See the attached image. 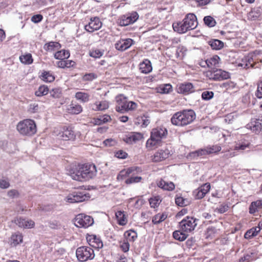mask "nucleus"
Returning a JSON list of instances; mask_svg holds the SVG:
<instances>
[{
	"mask_svg": "<svg viewBox=\"0 0 262 262\" xmlns=\"http://www.w3.org/2000/svg\"><path fill=\"white\" fill-rule=\"evenodd\" d=\"M228 209L229 206L228 205L226 204H222L218 208H216V210L219 213H224L228 211Z\"/></svg>",
	"mask_w": 262,
	"mask_h": 262,
	"instance_id": "61",
	"label": "nucleus"
},
{
	"mask_svg": "<svg viewBox=\"0 0 262 262\" xmlns=\"http://www.w3.org/2000/svg\"><path fill=\"white\" fill-rule=\"evenodd\" d=\"M198 24V23L195 15L193 13H188L185 16L182 21L173 23L172 28L174 31L183 34L195 29Z\"/></svg>",
	"mask_w": 262,
	"mask_h": 262,
	"instance_id": "2",
	"label": "nucleus"
},
{
	"mask_svg": "<svg viewBox=\"0 0 262 262\" xmlns=\"http://www.w3.org/2000/svg\"><path fill=\"white\" fill-rule=\"evenodd\" d=\"M61 47V45L56 41H50L45 44L43 48L47 52H52L58 51Z\"/></svg>",
	"mask_w": 262,
	"mask_h": 262,
	"instance_id": "29",
	"label": "nucleus"
},
{
	"mask_svg": "<svg viewBox=\"0 0 262 262\" xmlns=\"http://www.w3.org/2000/svg\"><path fill=\"white\" fill-rule=\"evenodd\" d=\"M16 129L20 135L26 136H32L37 132L35 121L30 119L19 121L16 125Z\"/></svg>",
	"mask_w": 262,
	"mask_h": 262,
	"instance_id": "6",
	"label": "nucleus"
},
{
	"mask_svg": "<svg viewBox=\"0 0 262 262\" xmlns=\"http://www.w3.org/2000/svg\"><path fill=\"white\" fill-rule=\"evenodd\" d=\"M57 136L61 140L66 141H74L76 138L74 127L70 124L60 126Z\"/></svg>",
	"mask_w": 262,
	"mask_h": 262,
	"instance_id": "7",
	"label": "nucleus"
},
{
	"mask_svg": "<svg viewBox=\"0 0 262 262\" xmlns=\"http://www.w3.org/2000/svg\"><path fill=\"white\" fill-rule=\"evenodd\" d=\"M175 203L179 206L184 207L189 205L191 202L188 199L177 195L175 198Z\"/></svg>",
	"mask_w": 262,
	"mask_h": 262,
	"instance_id": "42",
	"label": "nucleus"
},
{
	"mask_svg": "<svg viewBox=\"0 0 262 262\" xmlns=\"http://www.w3.org/2000/svg\"><path fill=\"white\" fill-rule=\"evenodd\" d=\"M157 184L159 187L164 190L172 191L175 189V185L171 182H168L161 179Z\"/></svg>",
	"mask_w": 262,
	"mask_h": 262,
	"instance_id": "28",
	"label": "nucleus"
},
{
	"mask_svg": "<svg viewBox=\"0 0 262 262\" xmlns=\"http://www.w3.org/2000/svg\"><path fill=\"white\" fill-rule=\"evenodd\" d=\"M70 172L73 179L78 181H85L94 178L96 174L97 169L95 165L85 163L78 164Z\"/></svg>",
	"mask_w": 262,
	"mask_h": 262,
	"instance_id": "1",
	"label": "nucleus"
},
{
	"mask_svg": "<svg viewBox=\"0 0 262 262\" xmlns=\"http://www.w3.org/2000/svg\"><path fill=\"white\" fill-rule=\"evenodd\" d=\"M140 171H141V169L137 166L130 167L121 170L117 176V179L118 180H123L131 174H137Z\"/></svg>",
	"mask_w": 262,
	"mask_h": 262,
	"instance_id": "17",
	"label": "nucleus"
},
{
	"mask_svg": "<svg viewBox=\"0 0 262 262\" xmlns=\"http://www.w3.org/2000/svg\"><path fill=\"white\" fill-rule=\"evenodd\" d=\"M214 93L212 91H206L202 93V98L203 100H208L213 98Z\"/></svg>",
	"mask_w": 262,
	"mask_h": 262,
	"instance_id": "56",
	"label": "nucleus"
},
{
	"mask_svg": "<svg viewBox=\"0 0 262 262\" xmlns=\"http://www.w3.org/2000/svg\"><path fill=\"white\" fill-rule=\"evenodd\" d=\"M90 95L88 93L79 91L76 92L75 95V98L79 101L85 103L88 102L90 100Z\"/></svg>",
	"mask_w": 262,
	"mask_h": 262,
	"instance_id": "34",
	"label": "nucleus"
},
{
	"mask_svg": "<svg viewBox=\"0 0 262 262\" xmlns=\"http://www.w3.org/2000/svg\"><path fill=\"white\" fill-rule=\"evenodd\" d=\"M99 118L101 120V122H102V124L110 122L112 120L111 116L107 114L100 116Z\"/></svg>",
	"mask_w": 262,
	"mask_h": 262,
	"instance_id": "64",
	"label": "nucleus"
},
{
	"mask_svg": "<svg viewBox=\"0 0 262 262\" xmlns=\"http://www.w3.org/2000/svg\"><path fill=\"white\" fill-rule=\"evenodd\" d=\"M90 196L85 191H77L69 194L65 199L70 203H80L90 199Z\"/></svg>",
	"mask_w": 262,
	"mask_h": 262,
	"instance_id": "9",
	"label": "nucleus"
},
{
	"mask_svg": "<svg viewBox=\"0 0 262 262\" xmlns=\"http://www.w3.org/2000/svg\"><path fill=\"white\" fill-rule=\"evenodd\" d=\"M207 155H209L208 154L206 147L204 148L199 149L190 153V156L193 158H196L198 157L204 158Z\"/></svg>",
	"mask_w": 262,
	"mask_h": 262,
	"instance_id": "40",
	"label": "nucleus"
},
{
	"mask_svg": "<svg viewBox=\"0 0 262 262\" xmlns=\"http://www.w3.org/2000/svg\"><path fill=\"white\" fill-rule=\"evenodd\" d=\"M259 232L256 227H253L246 231L245 233L244 237L246 239H250L253 237L256 236Z\"/></svg>",
	"mask_w": 262,
	"mask_h": 262,
	"instance_id": "47",
	"label": "nucleus"
},
{
	"mask_svg": "<svg viewBox=\"0 0 262 262\" xmlns=\"http://www.w3.org/2000/svg\"><path fill=\"white\" fill-rule=\"evenodd\" d=\"M260 16V12L258 10H252L247 15L248 19L250 20H257Z\"/></svg>",
	"mask_w": 262,
	"mask_h": 262,
	"instance_id": "50",
	"label": "nucleus"
},
{
	"mask_svg": "<svg viewBox=\"0 0 262 262\" xmlns=\"http://www.w3.org/2000/svg\"><path fill=\"white\" fill-rule=\"evenodd\" d=\"M211 188L210 184L206 183L200 186L195 189L193 193L196 199H202L210 191Z\"/></svg>",
	"mask_w": 262,
	"mask_h": 262,
	"instance_id": "16",
	"label": "nucleus"
},
{
	"mask_svg": "<svg viewBox=\"0 0 262 262\" xmlns=\"http://www.w3.org/2000/svg\"><path fill=\"white\" fill-rule=\"evenodd\" d=\"M167 135V130L164 127H158L152 129L150 138L146 142V147L148 150H153L162 145V140Z\"/></svg>",
	"mask_w": 262,
	"mask_h": 262,
	"instance_id": "4",
	"label": "nucleus"
},
{
	"mask_svg": "<svg viewBox=\"0 0 262 262\" xmlns=\"http://www.w3.org/2000/svg\"><path fill=\"white\" fill-rule=\"evenodd\" d=\"M250 143L246 140H241L236 143L234 149L235 150H244L247 148H249Z\"/></svg>",
	"mask_w": 262,
	"mask_h": 262,
	"instance_id": "33",
	"label": "nucleus"
},
{
	"mask_svg": "<svg viewBox=\"0 0 262 262\" xmlns=\"http://www.w3.org/2000/svg\"><path fill=\"white\" fill-rule=\"evenodd\" d=\"M43 19V16L41 14L34 15L32 16L31 20L34 23H38Z\"/></svg>",
	"mask_w": 262,
	"mask_h": 262,
	"instance_id": "62",
	"label": "nucleus"
},
{
	"mask_svg": "<svg viewBox=\"0 0 262 262\" xmlns=\"http://www.w3.org/2000/svg\"><path fill=\"white\" fill-rule=\"evenodd\" d=\"M49 92V89L48 86L46 85H41L39 86L37 90L35 91V95L37 97H41L47 95Z\"/></svg>",
	"mask_w": 262,
	"mask_h": 262,
	"instance_id": "45",
	"label": "nucleus"
},
{
	"mask_svg": "<svg viewBox=\"0 0 262 262\" xmlns=\"http://www.w3.org/2000/svg\"><path fill=\"white\" fill-rule=\"evenodd\" d=\"M253 55H248L245 56L242 60V63L239 64V66L245 69H249L253 68L254 66L255 62L252 57Z\"/></svg>",
	"mask_w": 262,
	"mask_h": 262,
	"instance_id": "30",
	"label": "nucleus"
},
{
	"mask_svg": "<svg viewBox=\"0 0 262 262\" xmlns=\"http://www.w3.org/2000/svg\"><path fill=\"white\" fill-rule=\"evenodd\" d=\"M103 54V52L99 49H93L90 51L89 55L91 57L95 58H99Z\"/></svg>",
	"mask_w": 262,
	"mask_h": 262,
	"instance_id": "52",
	"label": "nucleus"
},
{
	"mask_svg": "<svg viewBox=\"0 0 262 262\" xmlns=\"http://www.w3.org/2000/svg\"><path fill=\"white\" fill-rule=\"evenodd\" d=\"M208 155L217 154L222 149L220 145H213L206 146Z\"/></svg>",
	"mask_w": 262,
	"mask_h": 262,
	"instance_id": "48",
	"label": "nucleus"
},
{
	"mask_svg": "<svg viewBox=\"0 0 262 262\" xmlns=\"http://www.w3.org/2000/svg\"><path fill=\"white\" fill-rule=\"evenodd\" d=\"M142 180V178L139 176L131 177L127 179L125 183L126 184H131L133 183H137L140 182Z\"/></svg>",
	"mask_w": 262,
	"mask_h": 262,
	"instance_id": "54",
	"label": "nucleus"
},
{
	"mask_svg": "<svg viewBox=\"0 0 262 262\" xmlns=\"http://www.w3.org/2000/svg\"><path fill=\"white\" fill-rule=\"evenodd\" d=\"M203 20L205 24L210 28L215 26L216 24L215 20L211 16H205Z\"/></svg>",
	"mask_w": 262,
	"mask_h": 262,
	"instance_id": "51",
	"label": "nucleus"
},
{
	"mask_svg": "<svg viewBox=\"0 0 262 262\" xmlns=\"http://www.w3.org/2000/svg\"><path fill=\"white\" fill-rule=\"evenodd\" d=\"M220 57L217 55H214L206 60V63L208 68L214 69L218 67L219 64Z\"/></svg>",
	"mask_w": 262,
	"mask_h": 262,
	"instance_id": "31",
	"label": "nucleus"
},
{
	"mask_svg": "<svg viewBox=\"0 0 262 262\" xmlns=\"http://www.w3.org/2000/svg\"><path fill=\"white\" fill-rule=\"evenodd\" d=\"M188 232H184L182 230H176L173 232L172 236L175 239L179 241H185L188 236Z\"/></svg>",
	"mask_w": 262,
	"mask_h": 262,
	"instance_id": "35",
	"label": "nucleus"
},
{
	"mask_svg": "<svg viewBox=\"0 0 262 262\" xmlns=\"http://www.w3.org/2000/svg\"><path fill=\"white\" fill-rule=\"evenodd\" d=\"M195 117V113L193 110H184L174 113L170 120L173 125L184 127L191 124Z\"/></svg>",
	"mask_w": 262,
	"mask_h": 262,
	"instance_id": "3",
	"label": "nucleus"
},
{
	"mask_svg": "<svg viewBox=\"0 0 262 262\" xmlns=\"http://www.w3.org/2000/svg\"><path fill=\"white\" fill-rule=\"evenodd\" d=\"M196 221L194 217L187 216L179 223L180 229L184 232L190 233L196 227Z\"/></svg>",
	"mask_w": 262,
	"mask_h": 262,
	"instance_id": "10",
	"label": "nucleus"
},
{
	"mask_svg": "<svg viewBox=\"0 0 262 262\" xmlns=\"http://www.w3.org/2000/svg\"><path fill=\"white\" fill-rule=\"evenodd\" d=\"M247 127L255 134L259 133L262 130V119H252Z\"/></svg>",
	"mask_w": 262,
	"mask_h": 262,
	"instance_id": "19",
	"label": "nucleus"
},
{
	"mask_svg": "<svg viewBox=\"0 0 262 262\" xmlns=\"http://www.w3.org/2000/svg\"><path fill=\"white\" fill-rule=\"evenodd\" d=\"M143 138V135L140 133L134 132L127 136L124 139V141L128 144H133L141 140Z\"/></svg>",
	"mask_w": 262,
	"mask_h": 262,
	"instance_id": "23",
	"label": "nucleus"
},
{
	"mask_svg": "<svg viewBox=\"0 0 262 262\" xmlns=\"http://www.w3.org/2000/svg\"><path fill=\"white\" fill-rule=\"evenodd\" d=\"M40 78L46 82H52L55 80L54 75L50 71H43L39 76Z\"/></svg>",
	"mask_w": 262,
	"mask_h": 262,
	"instance_id": "32",
	"label": "nucleus"
},
{
	"mask_svg": "<svg viewBox=\"0 0 262 262\" xmlns=\"http://www.w3.org/2000/svg\"><path fill=\"white\" fill-rule=\"evenodd\" d=\"M133 43V40L131 38L120 39L115 45V48L119 51H123L128 49Z\"/></svg>",
	"mask_w": 262,
	"mask_h": 262,
	"instance_id": "21",
	"label": "nucleus"
},
{
	"mask_svg": "<svg viewBox=\"0 0 262 262\" xmlns=\"http://www.w3.org/2000/svg\"><path fill=\"white\" fill-rule=\"evenodd\" d=\"M207 76L210 79L221 81L229 78L230 74L228 72L221 69H216L213 72L208 73Z\"/></svg>",
	"mask_w": 262,
	"mask_h": 262,
	"instance_id": "14",
	"label": "nucleus"
},
{
	"mask_svg": "<svg viewBox=\"0 0 262 262\" xmlns=\"http://www.w3.org/2000/svg\"><path fill=\"white\" fill-rule=\"evenodd\" d=\"M120 248L124 252H127L129 249V244L126 240L123 239L120 242Z\"/></svg>",
	"mask_w": 262,
	"mask_h": 262,
	"instance_id": "55",
	"label": "nucleus"
},
{
	"mask_svg": "<svg viewBox=\"0 0 262 262\" xmlns=\"http://www.w3.org/2000/svg\"><path fill=\"white\" fill-rule=\"evenodd\" d=\"M167 217L166 212L158 213L155 215L152 218V223L154 224H159L164 221Z\"/></svg>",
	"mask_w": 262,
	"mask_h": 262,
	"instance_id": "38",
	"label": "nucleus"
},
{
	"mask_svg": "<svg viewBox=\"0 0 262 262\" xmlns=\"http://www.w3.org/2000/svg\"><path fill=\"white\" fill-rule=\"evenodd\" d=\"M131 201L135 200V203L134 205L136 208H140L144 204V200L140 198H133L130 199Z\"/></svg>",
	"mask_w": 262,
	"mask_h": 262,
	"instance_id": "59",
	"label": "nucleus"
},
{
	"mask_svg": "<svg viewBox=\"0 0 262 262\" xmlns=\"http://www.w3.org/2000/svg\"><path fill=\"white\" fill-rule=\"evenodd\" d=\"M116 141L112 138L107 139L103 141V144L106 146H113L116 144Z\"/></svg>",
	"mask_w": 262,
	"mask_h": 262,
	"instance_id": "63",
	"label": "nucleus"
},
{
	"mask_svg": "<svg viewBox=\"0 0 262 262\" xmlns=\"http://www.w3.org/2000/svg\"><path fill=\"white\" fill-rule=\"evenodd\" d=\"M109 107V101L106 100H104L96 101L93 104V107L92 109L95 111H104L108 109Z\"/></svg>",
	"mask_w": 262,
	"mask_h": 262,
	"instance_id": "26",
	"label": "nucleus"
},
{
	"mask_svg": "<svg viewBox=\"0 0 262 262\" xmlns=\"http://www.w3.org/2000/svg\"><path fill=\"white\" fill-rule=\"evenodd\" d=\"M93 223V219L91 216L83 213L77 215L74 220L75 225L79 228H88Z\"/></svg>",
	"mask_w": 262,
	"mask_h": 262,
	"instance_id": "11",
	"label": "nucleus"
},
{
	"mask_svg": "<svg viewBox=\"0 0 262 262\" xmlns=\"http://www.w3.org/2000/svg\"><path fill=\"white\" fill-rule=\"evenodd\" d=\"M193 85L190 82H185L180 83L177 86V92L178 93L185 95L192 93L193 90Z\"/></svg>",
	"mask_w": 262,
	"mask_h": 262,
	"instance_id": "22",
	"label": "nucleus"
},
{
	"mask_svg": "<svg viewBox=\"0 0 262 262\" xmlns=\"http://www.w3.org/2000/svg\"><path fill=\"white\" fill-rule=\"evenodd\" d=\"M139 69L142 73L147 74L150 73L152 70L150 61L148 59H144L140 63Z\"/></svg>",
	"mask_w": 262,
	"mask_h": 262,
	"instance_id": "24",
	"label": "nucleus"
},
{
	"mask_svg": "<svg viewBox=\"0 0 262 262\" xmlns=\"http://www.w3.org/2000/svg\"><path fill=\"white\" fill-rule=\"evenodd\" d=\"M172 155V150L167 148L157 150L151 157V160L154 162H160L168 159Z\"/></svg>",
	"mask_w": 262,
	"mask_h": 262,
	"instance_id": "13",
	"label": "nucleus"
},
{
	"mask_svg": "<svg viewBox=\"0 0 262 262\" xmlns=\"http://www.w3.org/2000/svg\"><path fill=\"white\" fill-rule=\"evenodd\" d=\"M136 120L135 123L140 125L142 127H146L150 123L148 117L145 115L138 116Z\"/></svg>",
	"mask_w": 262,
	"mask_h": 262,
	"instance_id": "37",
	"label": "nucleus"
},
{
	"mask_svg": "<svg viewBox=\"0 0 262 262\" xmlns=\"http://www.w3.org/2000/svg\"><path fill=\"white\" fill-rule=\"evenodd\" d=\"M70 54L68 51L61 50L57 51L54 54V57L59 60L67 59L70 57Z\"/></svg>",
	"mask_w": 262,
	"mask_h": 262,
	"instance_id": "44",
	"label": "nucleus"
},
{
	"mask_svg": "<svg viewBox=\"0 0 262 262\" xmlns=\"http://www.w3.org/2000/svg\"><path fill=\"white\" fill-rule=\"evenodd\" d=\"M124 236L125 238V240L133 242L137 238V233L133 230H129L124 232Z\"/></svg>",
	"mask_w": 262,
	"mask_h": 262,
	"instance_id": "39",
	"label": "nucleus"
},
{
	"mask_svg": "<svg viewBox=\"0 0 262 262\" xmlns=\"http://www.w3.org/2000/svg\"><path fill=\"white\" fill-rule=\"evenodd\" d=\"M10 239L11 245L16 246L23 242V236L21 233H14L11 235Z\"/></svg>",
	"mask_w": 262,
	"mask_h": 262,
	"instance_id": "36",
	"label": "nucleus"
},
{
	"mask_svg": "<svg viewBox=\"0 0 262 262\" xmlns=\"http://www.w3.org/2000/svg\"><path fill=\"white\" fill-rule=\"evenodd\" d=\"M257 90L255 94V96L258 98H262V80L257 83Z\"/></svg>",
	"mask_w": 262,
	"mask_h": 262,
	"instance_id": "57",
	"label": "nucleus"
},
{
	"mask_svg": "<svg viewBox=\"0 0 262 262\" xmlns=\"http://www.w3.org/2000/svg\"><path fill=\"white\" fill-rule=\"evenodd\" d=\"M20 62L24 64H30L33 62V58L30 53H26L19 56Z\"/></svg>",
	"mask_w": 262,
	"mask_h": 262,
	"instance_id": "43",
	"label": "nucleus"
},
{
	"mask_svg": "<svg viewBox=\"0 0 262 262\" xmlns=\"http://www.w3.org/2000/svg\"><path fill=\"white\" fill-rule=\"evenodd\" d=\"M262 211V200H257L251 202L249 207L250 214L255 215L256 213Z\"/></svg>",
	"mask_w": 262,
	"mask_h": 262,
	"instance_id": "25",
	"label": "nucleus"
},
{
	"mask_svg": "<svg viewBox=\"0 0 262 262\" xmlns=\"http://www.w3.org/2000/svg\"><path fill=\"white\" fill-rule=\"evenodd\" d=\"M128 154L123 150H119L115 153V156L118 159H124L127 157Z\"/></svg>",
	"mask_w": 262,
	"mask_h": 262,
	"instance_id": "58",
	"label": "nucleus"
},
{
	"mask_svg": "<svg viewBox=\"0 0 262 262\" xmlns=\"http://www.w3.org/2000/svg\"><path fill=\"white\" fill-rule=\"evenodd\" d=\"M81 105L76 102L71 103L66 106V112L71 115H78L82 112Z\"/></svg>",
	"mask_w": 262,
	"mask_h": 262,
	"instance_id": "20",
	"label": "nucleus"
},
{
	"mask_svg": "<svg viewBox=\"0 0 262 262\" xmlns=\"http://www.w3.org/2000/svg\"><path fill=\"white\" fill-rule=\"evenodd\" d=\"M209 45L213 50H220L224 47V43L219 39H212L209 42Z\"/></svg>",
	"mask_w": 262,
	"mask_h": 262,
	"instance_id": "46",
	"label": "nucleus"
},
{
	"mask_svg": "<svg viewBox=\"0 0 262 262\" xmlns=\"http://www.w3.org/2000/svg\"><path fill=\"white\" fill-rule=\"evenodd\" d=\"M117 223L121 226H124L127 223V215L124 211L118 210L115 213Z\"/></svg>",
	"mask_w": 262,
	"mask_h": 262,
	"instance_id": "27",
	"label": "nucleus"
},
{
	"mask_svg": "<svg viewBox=\"0 0 262 262\" xmlns=\"http://www.w3.org/2000/svg\"><path fill=\"white\" fill-rule=\"evenodd\" d=\"M51 96L55 98H59L61 97L62 91L60 88H54L50 92Z\"/></svg>",
	"mask_w": 262,
	"mask_h": 262,
	"instance_id": "53",
	"label": "nucleus"
},
{
	"mask_svg": "<svg viewBox=\"0 0 262 262\" xmlns=\"http://www.w3.org/2000/svg\"><path fill=\"white\" fill-rule=\"evenodd\" d=\"M76 255L78 260L81 262L93 259L95 257L93 249L87 246L78 247L76 251Z\"/></svg>",
	"mask_w": 262,
	"mask_h": 262,
	"instance_id": "8",
	"label": "nucleus"
},
{
	"mask_svg": "<svg viewBox=\"0 0 262 262\" xmlns=\"http://www.w3.org/2000/svg\"><path fill=\"white\" fill-rule=\"evenodd\" d=\"M116 105L115 110L117 112L124 113L134 111L138 107V104L132 101H128L127 98L123 94H119L116 97Z\"/></svg>",
	"mask_w": 262,
	"mask_h": 262,
	"instance_id": "5",
	"label": "nucleus"
},
{
	"mask_svg": "<svg viewBox=\"0 0 262 262\" xmlns=\"http://www.w3.org/2000/svg\"><path fill=\"white\" fill-rule=\"evenodd\" d=\"M138 18L139 15L138 13L134 11L121 16L118 18L117 23L120 26H126L134 23Z\"/></svg>",
	"mask_w": 262,
	"mask_h": 262,
	"instance_id": "12",
	"label": "nucleus"
},
{
	"mask_svg": "<svg viewBox=\"0 0 262 262\" xmlns=\"http://www.w3.org/2000/svg\"><path fill=\"white\" fill-rule=\"evenodd\" d=\"M96 76L94 73H88L85 74L82 77V80L83 81H92L96 78Z\"/></svg>",
	"mask_w": 262,
	"mask_h": 262,
	"instance_id": "60",
	"label": "nucleus"
},
{
	"mask_svg": "<svg viewBox=\"0 0 262 262\" xmlns=\"http://www.w3.org/2000/svg\"><path fill=\"white\" fill-rule=\"evenodd\" d=\"M149 203L151 208H157L162 202V199L159 195H155L149 199Z\"/></svg>",
	"mask_w": 262,
	"mask_h": 262,
	"instance_id": "41",
	"label": "nucleus"
},
{
	"mask_svg": "<svg viewBox=\"0 0 262 262\" xmlns=\"http://www.w3.org/2000/svg\"><path fill=\"white\" fill-rule=\"evenodd\" d=\"M102 22L98 17H93L90 18L88 24L85 25L84 29L89 32L93 33L98 30L102 27Z\"/></svg>",
	"mask_w": 262,
	"mask_h": 262,
	"instance_id": "15",
	"label": "nucleus"
},
{
	"mask_svg": "<svg viewBox=\"0 0 262 262\" xmlns=\"http://www.w3.org/2000/svg\"><path fill=\"white\" fill-rule=\"evenodd\" d=\"M159 93L163 94H167L172 91V87L170 84H165L160 85L158 88Z\"/></svg>",
	"mask_w": 262,
	"mask_h": 262,
	"instance_id": "49",
	"label": "nucleus"
},
{
	"mask_svg": "<svg viewBox=\"0 0 262 262\" xmlns=\"http://www.w3.org/2000/svg\"><path fill=\"white\" fill-rule=\"evenodd\" d=\"M86 238L88 243L91 247L96 249L102 248L103 243L101 239L96 235H88Z\"/></svg>",
	"mask_w": 262,
	"mask_h": 262,
	"instance_id": "18",
	"label": "nucleus"
}]
</instances>
